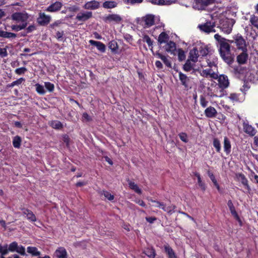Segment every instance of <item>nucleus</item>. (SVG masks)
Wrapping results in <instances>:
<instances>
[{
    "mask_svg": "<svg viewBox=\"0 0 258 258\" xmlns=\"http://www.w3.org/2000/svg\"><path fill=\"white\" fill-rule=\"evenodd\" d=\"M195 63L196 62H193L191 60L187 59L183 66V70L185 72H189L194 70V68L196 66Z\"/></svg>",
    "mask_w": 258,
    "mask_h": 258,
    "instance_id": "nucleus-26",
    "label": "nucleus"
},
{
    "mask_svg": "<svg viewBox=\"0 0 258 258\" xmlns=\"http://www.w3.org/2000/svg\"><path fill=\"white\" fill-rule=\"evenodd\" d=\"M25 80L23 78H19L16 81L13 82L12 83L9 84L7 85V88H12L15 86H18L22 84V82Z\"/></svg>",
    "mask_w": 258,
    "mask_h": 258,
    "instance_id": "nucleus-46",
    "label": "nucleus"
},
{
    "mask_svg": "<svg viewBox=\"0 0 258 258\" xmlns=\"http://www.w3.org/2000/svg\"><path fill=\"white\" fill-rule=\"evenodd\" d=\"M9 249L8 247V245L5 244L4 245H2L0 244V253L1 255L4 256V255H7L9 253Z\"/></svg>",
    "mask_w": 258,
    "mask_h": 258,
    "instance_id": "nucleus-47",
    "label": "nucleus"
},
{
    "mask_svg": "<svg viewBox=\"0 0 258 258\" xmlns=\"http://www.w3.org/2000/svg\"><path fill=\"white\" fill-rule=\"evenodd\" d=\"M175 208V206L172 205L171 206L166 207V209H164V211L166 212L168 214H171L174 212Z\"/></svg>",
    "mask_w": 258,
    "mask_h": 258,
    "instance_id": "nucleus-61",
    "label": "nucleus"
},
{
    "mask_svg": "<svg viewBox=\"0 0 258 258\" xmlns=\"http://www.w3.org/2000/svg\"><path fill=\"white\" fill-rule=\"evenodd\" d=\"M58 258H67V252L63 247H58L55 251Z\"/></svg>",
    "mask_w": 258,
    "mask_h": 258,
    "instance_id": "nucleus-28",
    "label": "nucleus"
},
{
    "mask_svg": "<svg viewBox=\"0 0 258 258\" xmlns=\"http://www.w3.org/2000/svg\"><path fill=\"white\" fill-rule=\"evenodd\" d=\"M219 27L222 31L230 33L232 30V27L230 25V22L227 18H221L219 20Z\"/></svg>",
    "mask_w": 258,
    "mask_h": 258,
    "instance_id": "nucleus-8",
    "label": "nucleus"
},
{
    "mask_svg": "<svg viewBox=\"0 0 258 258\" xmlns=\"http://www.w3.org/2000/svg\"><path fill=\"white\" fill-rule=\"evenodd\" d=\"M164 252L167 254L168 258H178L172 247L168 244L164 245Z\"/></svg>",
    "mask_w": 258,
    "mask_h": 258,
    "instance_id": "nucleus-21",
    "label": "nucleus"
},
{
    "mask_svg": "<svg viewBox=\"0 0 258 258\" xmlns=\"http://www.w3.org/2000/svg\"><path fill=\"white\" fill-rule=\"evenodd\" d=\"M214 38L218 42L219 51L222 58L227 64H232L235 57L234 52L232 50L235 48H232L231 49V44L232 43L229 42L230 40L222 37L218 34H216L214 35Z\"/></svg>",
    "mask_w": 258,
    "mask_h": 258,
    "instance_id": "nucleus-1",
    "label": "nucleus"
},
{
    "mask_svg": "<svg viewBox=\"0 0 258 258\" xmlns=\"http://www.w3.org/2000/svg\"><path fill=\"white\" fill-rule=\"evenodd\" d=\"M108 47L112 52L116 53L118 49V44L116 41L112 40L109 42Z\"/></svg>",
    "mask_w": 258,
    "mask_h": 258,
    "instance_id": "nucleus-39",
    "label": "nucleus"
},
{
    "mask_svg": "<svg viewBox=\"0 0 258 258\" xmlns=\"http://www.w3.org/2000/svg\"><path fill=\"white\" fill-rule=\"evenodd\" d=\"M16 37L17 34L14 33L0 30V37L13 40L16 38Z\"/></svg>",
    "mask_w": 258,
    "mask_h": 258,
    "instance_id": "nucleus-25",
    "label": "nucleus"
},
{
    "mask_svg": "<svg viewBox=\"0 0 258 258\" xmlns=\"http://www.w3.org/2000/svg\"><path fill=\"white\" fill-rule=\"evenodd\" d=\"M143 41L146 42L148 44V46L151 48V50H152L153 41L152 40L148 35L145 34L143 35Z\"/></svg>",
    "mask_w": 258,
    "mask_h": 258,
    "instance_id": "nucleus-44",
    "label": "nucleus"
},
{
    "mask_svg": "<svg viewBox=\"0 0 258 258\" xmlns=\"http://www.w3.org/2000/svg\"><path fill=\"white\" fill-rule=\"evenodd\" d=\"M208 94L211 97H221L223 96L224 93L222 91H220L218 93V90H217L216 91L215 90L212 91V90L209 88Z\"/></svg>",
    "mask_w": 258,
    "mask_h": 258,
    "instance_id": "nucleus-36",
    "label": "nucleus"
},
{
    "mask_svg": "<svg viewBox=\"0 0 258 258\" xmlns=\"http://www.w3.org/2000/svg\"><path fill=\"white\" fill-rule=\"evenodd\" d=\"M231 145L229 139L225 137L224 139V150L227 155L231 152Z\"/></svg>",
    "mask_w": 258,
    "mask_h": 258,
    "instance_id": "nucleus-32",
    "label": "nucleus"
},
{
    "mask_svg": "<svg viewBox=\"0 0 258 258\" xmlns=\"http://www.w3.org/2000/svg\"><path fill=\"white\" fill-rule=\"evenodd\" d=\"M29 17V15L26 12H15L11 16L13 20L16 21L17 22H21L22 24H28Z\"/></svg>",
    "mask_w": 258,
    "mask_h": 258,
    "instance_id": "nucleus-4",
    "label": "nucleus"
},
{
    "mask_svg": "<svg viewBox=\"0 0 258 258\" xmlns=\"http://www.w3.org/2000/svg\"><path fill=\"white\" fill-rule=\"evenodd\" d=\"M249 21L253 26L258 29V16L254 15H251Z\"/></svg>",
    "mask_w": 258,
    "mask_h": 258,
    "instance_id": "nucleus-45",
    "label": "nucleus"
},
{
    "mask_svg": "<svg viewBox=\"0 0 258 258\" xmlns=\"http://www.w3.org/2000/svg\"><path fill=\"white\" fill-rule=\"evenodd\" d=\"M102 195H104L106 199L110 201H112L114 198V195H112L109 191L107 190H103Z\"/></svg>",
    "mask_w": 258,
    "mask_h": 258,
    "instance_id": "nucleus-52",
    "label": "nucleus"
},
{
    "mask_svg": "<svg viewBox=\"0 0 258 258\" xmlns=\"http://www.w3.org/2000/svg\"><path fill=\"white\" fill-rule=\"evenodd\" d=\"M16 252H18L22 255H26L25 248L22 245H18V248L17 249V250H16Z\"/></svg>",
    "mask_w": 258,
    "mask_h": 258,
    "instance_id": "nucleus-62",
    "label": "nucleus"
},
{
    "mask_svg": "<svg viewBox=\"0 0 258 258\" xmlns=\"http://www.w3.org/2000/svg\"><path fill=\"white\" fill-rule=\"evenodd\" d=\"M179 78L182 85L186 87L187 86V82L188 80L187 76L181 72H179Z\"/></svg>",
    "mask_w": 258,
    "mask_h": 258,
    "instance_id": "nucleus-41",
    "label": "nucleus"
},
{
    "mask_svg": "<svg viewBox=\"0 0 258 258\" xmlns=\"http://www.w3.org/2000/svg\"><path fill=\"white\" fill-rule=\"evenodd\" d=\"M35 86L36 91L39 94L44 95L45 94L46 91H45L44 87L42 85L39 84H36Z\"/></svg>",
    "mask_w": 258,
    "mask_h": 258,
    "instance_id": "nucleus-49",
    "label": "nucleus"
},
{
    "mask_svg": "<svg viewBox=\"0 0 258 258\" xmlns=\"http://www.w3.org/2000/svg\"><path fill=\"white\" fill-rule=\"evenodd\" d=\"M180 139L184 143H187L188 140L187 139V135L186 133L182 132L178 134Z\"/></svg>",
    "mask_w": 258,
    "mask_h": 258,
    "instance_id": "nucleus-59",
    "label": "nucleus"
},
{
    "mask_svg": "<svg viewBox=\"0 0 258 258\" xmlns=\"http://www.w3.org/2000/svg\"><path fill=\"white\" fill-rule=\"evenodd\" d=\"M200 102L203 108H205L208 106V101L203 96H201L200 98Z\"/></svg>",
    "mask_w": 258,
    "mask_h": 258,
    "instance_id": "nucleus-56",
    "label": "nucleus"
},
{
    "mask_svg": "<svg viewBox=\"0 0 258 258\" xmlns=\"http://www.w3.org/2000/svg\"><path fill=\"white\" fill-rule=\"evenodd\" d=\"M27 71V69L25 67L19 68L16 69L15 71V72L17 75H22L24 74Z\"/></svg>",
    "mask_w": 258,
    "mask_h": 258,
    "instance_id": "nucleus-63",
    "label": "nucleus"
},
{
    "mask_svg": "<svg viewBox=\"0 0 258 258\" xmlns=\"http://www.w3.org/2000/svg\"><path fill=\"white\" fill-rule=\"evenodd\" d=\"M207 174H208L209 177H210V179L213 183L214 185L218 183V182L215 178V176L212 172H211L210 170H208L207 171Z\"/></svg>",
    "mask_w": 258,
    "mask_h": 258,
    "instance_id": "nucleus-58",
    "label": "nucleus"
},
{
    "mask_svg": "<svg viewBox=\"0 0 258 258\" xmlns=\"http://www.w3.org/2000/svg\"><path fill=\"white\" fill-rule=\"evenodd\" d=\"M237 177L240 180L241 183L244 186L245 189L249 192L251 190V188L248 184V181L245 176L242 173H238L237 175Z\"/></svg>",
    "mask_w": 258,
    "mask_h": 258,
    "instance_id": "nucleus-18",
    "label": "nucleus"
},
{
    "mask_svg": "<svg viewBox=\"0 0 258 258\" xmlns=\"http://www.w3.org/2000/svg\"><path fill=\"white\" fill-rule=\"evenodd\" d=\"M22 142V139L19 136L14 137L13 140V145L16 148H20Z\"/></svg>",
    "mask_w": 258,
    "mask_h": 258,
    "instance_id": "nucleus-40",
    "label": "nucleus"
},
{
    "mask_svg": "<svg viewBox=\"0 0 258 258\" xmlns=\"http://www.w3.org/2000/svg\"><path fill=\"white\" fill-rule=\"evenodd\" d=\"M18 248V243L16 241H14L11 243L8 247L9 251L11 252H15L17 250Z\"/></svg>",
    "mask_w": 258,
    "mask_h": 258,
    "instance_id": "nucleus-50",
    "label": "nucleus"
},
{
    "mask_svg": "<svg viewBox=\"0 0 258 258\" xmlns=\"http://www.w3.org/2000/svg\"><path fill=\"white\" fill-rule=\"evenodd\" d=\"M145 25L146 27H150L155 24L154 16L152 15H147L144 18Z\"/></svg>",
    "mask_w": 258,
    "mask_h": 258,
    "instance_id": "nucleus-24",
    "label": "nucleus"
},
{
    "mask_svg": "<svg viewBox=\"0 0 258 258\" xmlns=\"http://www.w3.org/2000/svg\"><path fill=\"white\" fill-rule=\"evenodd\" d=\"M227 206L229 209V210L232 215L234 217L241 223V221L240 220V219L235 210V207L233 205V204L231 200H230L228 201Z\"/></svg>",
    "mask_w": 258,
    "mask_h": 258,
    "instance_id": "nucleus-19",
    "label": "nucleus"
},
{
    "mask_svg": "<svg viewBox=\"0 0 258 258\" xmlns=\"http://www.w3.org/2000/svg\"><path fill=\"white\" fill-rule=\"evenodd\" d=\"M199 56V50L197 47H194L190 50L188 59L191 60L193 62H197Z\"/></svg>",
    "mask_w": 258,
    "mask_h": 258,
    "instance_id": "nucleus-22",
    "label": "nucleus"
},
{
    "mask_svg": "<svg viewBox=\"0 0 258 258\" xmlns=\"http://www.w3.org/2000/svg\"><path fill=\"white\" fill-rule=\"evenodd\" d=\"M201 75L205 78L210 77L216 80L218 77V74L213 72L211 68L203 70L201 73Z\"/></svg>",
    "mask_w": 258,
    "mask_h": 258,
    "instance_id": "nucleus-16",
    "label": "nucleus"
},
{
    "mask_svg": "<svg viewBox=\"0 0 258 258\" xmlns=\"http://www.w3.org/2000/svg\"><path fill=\"white\" fill-rule=\"evenodd\" d=\"M50 16L45 14L44 13L40 12L38 14L36 21L39 25L42 26H47L51 21Z\"/></svg>",
    "mask_w": 258,
    "mask_h": 258,
    "instance_id": "nucleus-7",
    "label": "nucleus"
},
{
    "mask_svg": "<svg viewBox=\"0 0 258 258\" xmlns=\"http://www.w3.org/2000/svg\"><path fill=\"white\" fill-rule=\"evenodd\" d=\"M194 175L195 176L197 177L198 184L199 187L203 191H205L206 189V186L205 183L202 181L200 173L197 172H195L194 173Z\"/></svg>",
    "mask_w": 258,
    "mask_h": 258,
    "instance_id": "nucleus-33",
    "label": "nucleus"
},
{
    "mask_svg": "<svg viewBox=\"0 0 258 258\" xmlns=\"http://www.w3.org/2000/svg\"><path fill=\"white\" fill-rule=\"evenodd\" d=\"M123 2L126 5H134L136 4H141L144 0H123Z\"/></svg>",
    "mask_w": 258,
    "mask_h": 258,
    "instance_id": "nucleus-54",
    "label": "nucleus"
},
{
    "mask_svg": "<svg viewBox=\"0 0 258 258\" xmlns=\"http://www.w3.org/2000/svg\"><path fill=\"white\" fill-rule=\"evenodd\" d=\"M237 177L240 180L241 183L244 186L245 189L249 192L251 190V188L248 184V181L245 176L242 173H238L237 175Z\"/></svg>",
    "mask_w": 258,
    "mask_h": 258,
    "instance_id": "nucleus-17",
    "label": "nucleus"
},
{
    "mask_svg": "<svg viewBox=\"0 0 258 258\" xmlns=\"http://www.w3.org/2000/svg\"><path fill=\"white\" fill-rule=\"evenodd\" d=\"M62 3L56 1L55 3H52L45 9V11L50 13H54L60 10L62 7Z\"/></svg>",
    "mask_w": 258,
    "mask_h": 258,
    "instance_id": "nucleus-11",
    "label": "nucleus"
},
{
    "mask_svg": "<svg viewBox=\"0 0 258 258\" xmlns=\"http://www.w3.org/2000/svg\"><path fill=\"white\" fill-rule=\"evenodd\" d=\"M231 43L236 45L237 49L240 50H247V44L245 40L240 34H237L233 37V40H230Z\"/></svg>",
    "mask_w": 258,
    "mask_h": 258,
    "instance_id": "nucleus-2",
    "label": "nucleus"
},
{
    "mask_svg": "<svg viewBox=\"0 0 258 258\" xmlns=\"http://www.w3.org/2000/svg\"><path fill=\"white\" fill-rule=\"evenodd\" d=\"M169 39V35L165 32H162L159 34L158 36V42L160 44H162L167 43Z\"/></svg>",
    "mask_w": 258,
    "mask_h": 258,
    "instance_id": "nucleus-27",
    "label": "nucleus"
},
{
    "mask_svg": "<svg viewBox=\"0 0 258 258\" xmlns=\"http://www.w3.org/2000/svg\"><path fill=\"white\" fill-rule=\"evenodd\" d=\"M93 17L91 11H84L79 13L76 17V20L79 22H85Z\"/></svg>",
    "mask_w": 258,
    "mask_h": 258,
    "instance_id": "nucleus-9",
    "label": "nucleus"
},
{
    "mask_svg": "<svg viewBox=\"0 0 258 258\" xmlns=\"http://www.w3.org/2000/svg\"><path fill=\"white\" fill-rule=\"evenodd\" d=\"M23 214L26 215L27 219L31 222H35L37 220V218L35 214L29 209L25 208H21Z\"/></svg>",
    "mask_w": 258,
    "mask_h": 258,
    "instance_id": "nucleus-15",
    "label": "nucleus"
},
{
    "mask_svg": "<svg viewBox=\"0 0 258 258\" xmlns=\"http://www.w3.org/2000/svg\"><path fill=\"white\" fill-rule=\"evenodd\" d=\"M243 128L244 132L249 136L253 137L256 133V131L254 127L249 124L248 122H243Z\"/></svg>",
    "mask_w": 258,
    "mask_h": 258,
    "instance_id": "nucleus-13",
    "label": "nucleus"
},
{
    "mask_svg": "<svg viewBox=\"0 0 258 258\" xmlns=\"http://www.w3.org/2000/svg\"><path fill=\"white\" fill-rule=\"evenodd\" d=\"M186 56L184 51L181 48L178 49V59L179 61L185 60Z\"/></svg>",
    "mask_w": 258,
    "mask_h": 258,
    "instance_id": "nucleus-48",
    "label": "nucleus"
},
{
    "mask_svg": "<svg viewBox=\"0 0 258 258\" xmlns=\"http://www.w3.org/2000/svg\"><path fill=\"white\" fill-rule=\"evenodd\" d=\"M143 253L147 256L151 258H155L156 256V251L153 248H147L144 250Z\"/></svg>",
    "mask_w": 258,
    "mask_h": 258,
    "instance_id": "nucleus-35",
    "label": "nucleus"
},
{
    "mask_svg": "<svg viewBox=\"0 0 258 258\" xmlns=\"http://www.w3.org/2000/svg\"><path fill=\"white\" fill-rule=\"evenodd\" d=\"M89 42L91 45L95 46L100 52H104L105 51L106 46L102 42L93 40H90Z\"/></svg>",
    "mask_w": 258,
    "mask_h": 258,
    "instance_id": "nucleus-23",
    "label": "nucleus"
},
{
    "mask_svg": "<svg viewBox=\"0 0 258 258\" xmlns=\"http://www.w3.org/2000/svg\"><path fill=\"white\" fill-rule=\"evenodd\" d=\"M215 0H195L193 7L198 10H205L209 5L215 3Z\"/></svg>",
    "mask_w": 258,
    "mask_h": 258,
    "instance_id": "nucleus-3",
    "label": "nucleus"
},
{
    "mask_svg": "<svg viewBox=\"0 0 258 258\" xmlns=\"http://www.w3.org/2000/svg\"><path fill=\"white\" fill-rule=\"evenodd\" d=\"M199 51L200 53V55H201L203 56H206L208 54L209 50L208 47L207 46H205L204 47L201 46L200 47Z\"/></svg>",
    "mask_w": 258,
    "mask_h": 258,
    "instance_id": "nucleus-51",
    "label": "nucleus"
},
{
    "mask_svg": "<svg viewBox=\"0 0 258 258\" xmlns=\"http://www.w3.org/2000/svg\"><path fill=\"white\" fill-rule=\"evenodd\" d=\"M44 86L46 89L50 92H52L54 91V85L53 84L49 82H46L44 83Z\"/></svg>",
    "mask_w": 258,
    "mask_h": 258,
    "instance_id": "nucleus-53",
    "label": "nucleus"
},
{
    "mask_svg": "<svg viewBox=\"0 0 258 258\" xmlns=\"http://www.w3.org/2000/svg\"><path fill=\"white\" fill-rule=\"evenodd\" d=\"M214 147L215 148L217 153H220L221 150V146L219 140L218 138H214L213 139V143Z\"/></svg>",
    "mask_w": 258,
    "mask_h": 258,
    "instance_id": "nucleus-43",
    "label": "nucleus"
},
{
    "mask_svg": "<svg viewBox=\"0 0 258 258\" xmlns=\"http://www.w3.org/2000/svg\"><path fill=\"white\" fill-rule=\"evenodd\" d=\"M83 7L85 10H94L100 7V3L98 1L93 0L86 3Z\"/></svg>",
    "mask_w": 258,
    "mask_h": 258,
    "instance_id": "nucleus-14",
    "label": "nucleus"
},
{
    "mask_svg": "<svg viewBox=\"0 0 258 258\" xmlns=\"http://www.w3.org/2000/svg\"><path fill=\"white\" fill-rule=\"evenodd\" d=\"M151 202L152 203H155V204H158V205H156L155 206L156 207H158V208H161L164 211V209H166V206L164 204V203L160 202H159L158 201L153 200H151Z\"/></svg>",
    "mask_w": 258,
    "mask_h": 258,
    "instance_id": "nucleus-57",
    "label": "nucleus"
},
{
    "mask_svg": "<svg viewBox=\"0 0 258 258\" xmlns=\"http://www.w3.org/2000/svg\"><path fill=\"white\" fill-rule=\"evenodd\" d=\"M49 125L56 130H61L63 128L62 123L58 120H52L50 122Z\"/></svg>",
    "mask_w": 258,
    "mask_h": 258,
    "instance_id": "nucleus-38",
    "label": "nucleus"
},
{
    "mask_svg": "<svg viewBox=\"0 0 258 258\" xmlns=\"http://www.w3.org/2000/svg\"><path fill=\"white\" fill-rule=\"evenodd\" d=\"M118 3L115 1H106L102 4V7L104 9H111L117 7Z\"/></svg>",
    "mask_w": 258,
    "mask_h": 258,
    "instance_id": "nucleus-30",
    "label": "nucleus"
},
{
    "mask_svg": "<svg viewBox=\"0 0 258 258\" xmlns=\"http://www.w3.org/2000/svg\"><path fill=\"white\" fill-rule=\"evenodd\" d=\"M176 44L172 41H169V42L168 41L165 48L166 51L173 54L176 50Z\"/></svg>",
    "mask_w": 258,
    "mask_h": 258,
    "instance_id": "nucleus-29",
    "label": "nucleus"
},
{
    "mask_svg": "<svg viewBox=\"0 0 258 258\" xmlns=\"http://www.w3.org/2000/svg\"><path fill=\"white\" fill-rule=\"evenodd\" d=\"M103 20L106 23L114 22L119 23L122 21V18L118 14H113L103 17Z\"/></svg>",
    "mask_w": 258,
    "mask_h": 258,
    "instance_id": "nucleus-10",
    "label": "nucleus"
},
{
    "mask_svg": "<svg viewBox=\"0 0 258 258\" xmlns=\"http://www.w3.org/2000/svg\"><path fill=\"white\" fill-rule=\"evenodd\" d=\"M27 252L30 253L32 256H39L40 255V252L38 250L36 247L28 246L27 248Z\"/></svg>",
    "mask_w": 258,
    "mask_h": 258,
    "instance_id": "nucleus-37",
    "label": "nucleus"
},
{
    "mask_svg": "<svg viewBox=\"0 0 258 258\" xmlns=\"http://www.w3.org/2000/svg\"><path fill=\"white\" fill-rule=\"evenodd\" d=\"M242 52L237 56V61L239 64H245L248 60V54L247 50H241Z\"/></svg>",
    "mask_w": 258,
    "mask_h": 258,
    "instance_id": "nucleus-12",
    "label": "nucleus"
},
{
    "mask_svg": "<svg viewBox=\"0 0 258 258\" xmlns=\"http://www.w3.org/2000/svg\"><path fill=\"white\" fill-rule=\"evenodd\" d=\"M156 56L158 58H160L163 61V62H164V63L165 64V66L167 67H168L169 68H171V61L167 58L166 56L162 54L161 53H160L159 52H156Z\"/></svg>",
    "mask_w": 258,
    "mask_h": 258,
    "instance_id": "nucleus-31",
    "label": "nucleus"
},
{
    "mask_svg": "<svg viewBox=\"0 0 258 258\" xmlns=\"http://www.w3.org/2000/svg\"><path fill=\"white\" fill-rule=\"evenodd\" d=\"M7 47L6 48H1L0 47V56L1 57H5L8 56V52H7Z\"/></svg>",
    "mask_w": 258,
    "mask_h": 258,
    "instance_id": "nucleus-64",
    "label": "nucleus"
},
{
    "mask_svg": "<svg viewBox=\"0 0 258 258\" xmlns=\"http://www.w3.org/2000/svg\"><path fill=\"white\" fill-rule=\"evenodd\" d=\"M27 23L21 24V25H13L11 26L12 30L18 32L26 28Z\"/></svg>",
    "mask_w": 258,
    "mask_h": 258,
    "instance_id": "nucleus-42",
    "label": "nucleus"
},
{
    "mask_svg": "<svg viewBox=\"0 0 258 258\" xmlns=\"http://www.w3.org/2000/svg\"><path fill=\"white\" fill-rule=\"evenodd\" d=\"M62 21L60 20H58L54 21L53 23L50 24L49 25V27L50 29H54L56 27H59L61 24H62Z\"/></svg>",
    "mask_w": 258,
    "mask_h": 258,
    "instance_id": "nucleus-55",
    "label": "nucleus"
},
{
    "mask_svg": "<svg viewBox=\"0 0 258 258\" xmlns=\"http://www.w3.org/2000/svg\"><path fill=\"white\" fill-rule=\"evenodd\" d=\"M215 26V22L207 21L206 23L199 25L198 28L202 32L210 33L211 32H215V30L214 29Z\"/></svg>",
    "mask_w": 258,
    "mask_h": 258,
    "instance_id": "nucleus-5",
    "label": "nucleus"
},
{
    "mask_svg": "<svg viewBox=\"0 0 258 258\" xmlns=\"http://www.w3.org/2000/svg\"><path fill=\"white\" fill-rule=\"evenodd\" d=\"M218 84V85L220 89V91L223 92V90L227 88L229 86V81L228 77L224 74L218 75L217 79Z\"/></svg>",
    "mask_w": 258,
    "mask_h": 258,
    "instance_id": "nucleus-6",
    "label": "nucleus"
},
{
    "mask_svg": "<svg viewBox=\"0 0 258 258\" xmlns=\"http://www.w3.org/2000/svg\"><path fill=\"white\" fill-rule=\"evenodd\" d=\"M147 2L151 3L153 5L163 6L164 0H146Z\"/></svg>",
    "mask_w": 258,
    "mask_h": 258,
    "instance_id": "nucleus-60",
    "label": "nucleus"
},
{
    "mask_svg": "<svg viewBox=\"0 0 258 258\" xmlns=\"http://www.w3.org/2000/svg\"><path fill=\"white\" fill-rule=\"evenodd\" d=\"M129 187L132 190H134L136 193L141 195L142 194V190L139 188L137 184L134 182L128 180Z\"/></svg>",
    "mask_w": 258,
    "mask_h": 258,
    "instance_id": "nucleus-34",
    "label": "nucleus"
},
{
    "mask_svg": "<svg viewBox=\"0 0 258 258\" xmlns=\"http://www.w3.org/2000/svg\"><path fill=\"white\" fill-rule=\"evenodd\" d=\"M204 113L207 117L214 118L217 115V111L214 107L210 106L205 110Z\"/></svg>",
    "mask_w": 258,
    "mask_h": 258,
    "instance_id": "nucleus-20",
    "label": "nucleus"
}]
</instances>
